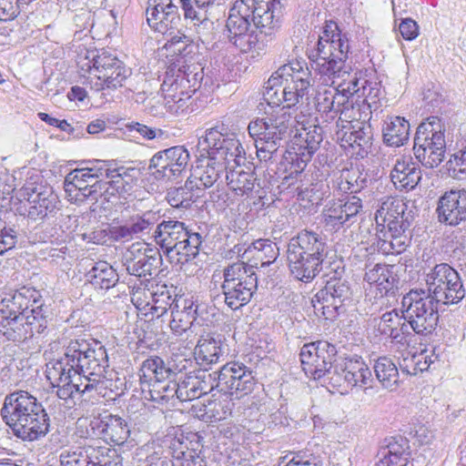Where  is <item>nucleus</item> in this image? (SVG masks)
I'll use <instances>...</instances> for the list:
<instances>
[{
    "instance_id": "obj_37",
    "label": "nucleus",
    "mask_w": 466,
    "mask_h": 466,
    "mask_svg": "<svg viewBox=\"0 0 466 466\" xmlns=\"http://www.w3.org/2000/svg\"><path fill=\"white\" fill-rule=\"evenodd\" d=\"M293 149L294 151L286 150L281 155L279 161L275 164L276 175L286 182L301 175L310 160L304 157V153L299 152L296 147Z\"/></svg>"
},
{
    "instance_id": "obj_30",
    "label": "nucleus",
    "mask_w": 466,
    "mask_h": 466,
    "mask_svg": "<svg viewBox=\"0 0 466 466\" xmlns=\"http://www.w3.org/2000/svg\"><path fill=\"white\" fill-rule=\"evenodd\" d=\"M187 234V227L184 222L167 219L162 220L157 224L153 238L155 242L162 248L163 252L169 258L170 262L174 261V249L178 241Z\"/></svg>"
},
{
    "instance_id": "obj_47",
    "label": "nucleus",
    "mask_w": 466,
    "mask_h": 466,
    "mask_svg": "<svg viewBox=\"0 0 466 466\" xmlns=\"http://www.w3.org/2000/svg\"><path fill=\"white\" fill-rule=\"evenodd\" d=\"M374 373L382 388L393 390L399 384V370L394 361L386 356L379 357L373 365Z\"/></svg>"
},
{
    "instance_id": "obj_34",
    "label": "nucleus",
    "mask_w": 466,
    "mask_h": 466,
    "mask_svg": "<svg viewBox=\"0 0 466 466\" xmlns=\"http://www.w3.org/2000/svg\"><path fill=\"white\" fill-rule=\"evenodd\" d=\"M390 179L400 190L414 189L421 179V172L411 157H401L396 160L390 172Z\"/></svg>"
},
{
    "instance_id": "obj_16",
    "label": "nucleus",
    "mask_w": 466,
    "mask_h": 466,
    "mask_svg": "<svg viewBox=\"0 0 466 466\" xmlns=\"http://www.w3.org/2000/svg\"><path fill=\"white\" fill-rule=\"evenodd\" d=\"M189 153L183 146H175L158 151L150 159L148 170L157 181H170L187 168Z\"/></svg>"
},
{
    "instance_id": "obj_43",
    "label": "nucleus",
    "mask_w": 466,
    "mask_h": 466,
    "mask_svg": "<svg viewBox=\"0 0 466 466\" xmlns=\"http://www.w3.org/2000/svg\"><path fill=\"white\" fill-rule=\"evenodd\" d=\"M178 241L174 249V261L177 265H184L194 259L200 251L204 238L198 232H194L187 228V234Z\"/></svg>"
},
{
    "instance_id": "obj_59",
    "label": "nucleus",
    "mask_w": 466,
    "mask_h": 466,
    "mask_svg": "<svg viewBox=\"0 0 466 466\" xmlns=\"http://www.w3.org/2000/svg\"><path fill=\"white\" fill-rule=\"evenodd\" d=\"M284 67H290L289 75H287L289 81L299 86L300 90L309 92V88L313 85L311 71L309 67H303L299 61L284 65Z\"/></svg>"
},
{
    "instance_id": "obj_25",
    "label": "nucleus",
    "mask_w": 466,
    "mask_h": 466,
    "mask_svg": "<svg viewBox=\"0 0 466 466\" xmlns=\"http://www.w3.org/2000/svg\"><path fill=\"white\" fill-rule=\"evenodd\" d=\"M348 58H344V66L346 69L344 72H338L330 76H319L322 82L329 86L336 85V90L343 97L353 100L354 96L360 98V88L366 84V78L363 77L362 71L354 70L352 66L347 62Z\"/></svg>"
},
{
    "instance_id": "obj_50",
    "label": "nucleus",
    "mask_w": 466,
    "mask_h": 466,
    "mask_svg": "<svg viewBox=\"0 0 466 466\" xmlns=\"http://www.w3.org/2000/svg\"><path fill=\"white\" fill-rule=\"evenodd\" d=\"M147 394L145 395L147 400H152L157 404H167L169 400L177 398L178 400V383L175 380L154 381Z\"/></svg>"
},
{
    "instance_id": "obj_3",
    "label": "nucleus",
    "mask_w": 466,
    "mask_h": 466,
    "mask_svg": "<svg viewBox=\"0 0 466 466\" xmlns=\"http://www.w3.org/2000/svg\"><path fill=\"white\" fill-rule=\"evenodd\" d=\"M417 208L410 201L394 197L380 200L375 213L376 247L384 255L401 254L410 245L411 225Z\"/></svg>"
},
{
    "instance_id": "obj_13",
    "label": "nucleus",
    "mask_w": 466,
    "mask_h": 466,
    "mask_svg": "<svg viewBox=\"0 0 466 466\" xmlns=\"http://www.w3.org/2000/svg\"><path fill=\"white\" fill-rule=\"evenodd\" d=\"M335 345L326 340H319L306 344L300 350V361L303 370L308 376L319 380L333 376L334 362L338 358Z\"/></svg>"
},
{
    "instance_id": "obj_48",
    "label": "nucleus",
    "mask_w": 466,
    "mask_h": 466,
    "mask_svg": "<svg viewBox=\"0 0 466 466\" xmlns=\"http://www.w3.org/2000/svg\"><path fill=\"white\" fill-rule=\"evenodd\" d=\"M345 106V108L342 106H336L337 103H332L330 106V111L323 115V119L325 122H332L336 120V127L339 128L341 125L345 123H350V121L358 120L360 117V114L359 113L360 108L356 110V106H360L359 104L354 102V100H349L347 97H343L342 100Z\"/></svg>"
},
{
    "instance_id": "obj_60",
    "label": "nucleus",
    "mask_w": 466,
    "mask_h": 466,
    "mask_svg": "<svg viewBox=\"0 0 466 466\" xmlns=\"http://www.w3.org/2000/svg\"><path fill=\"white\" fill-rule=\"evenodd\" d=\"M437 139L435 146L432 147H421L420 151L414 150L415 157L426 168H433L438 167L444 158V149H438V146L441 144V139Z\"/></svg>"
},
{
    "instance_id": "obj_17",
    "label": "nucleus",
    "mask_w": 466,
    "mask_h": 466,
    "mask_svg": "<svg viewBox=\"0 0 466 466\" xmlns=\"http://www.w3.org/2000/svg\"><path fill=\"white\" fill-rule=\"evenodd\" d=\"M179 52L177 64L171 67L167 75H171L177 84L189 92L196 93L204 80V67L198 62L193 61L196 56L194 44L185 45L183 49L177 48Z\"/></svg>"
},
{
    "instance_id": "obj_63",
    "label": "nucleus",
    "mask_w": 466,
    "mask_h": 466,
    "mask_svg": "<svg viewBox=\"0 0 466 466\" xmlns=\"http://www.w3.org/2000/svg\"><path fill=\"white\" fill-rule=\"evenodd\" d=\"M177 308H180V304H175V306L172 307V319L169 322V327L175 335L181 336L196 324L193 319L188 318L184 313L178 312Z\"/></svg>"
},
{
    "instance_id": "obj_61",
    "label": "nucleus",
    "mask_w": 466,
    "mask_h": 466,
    "mask_svg": "<svg viewBox=\"0 0 466 466\" xmlns=\"http://www.w3.org/2000/svg\"><path fill=\"white\" fill-rule=\"evenodd\" d=\"M172 90L167 93V103L166 104V109L172 115L179 116L183 114H188L195 110L196 104L194 103L193 95H187L184 97H179V99L174 101V98L171 96H175L171 94Z\"/></svg>"
},
{
    "instance_id": "obj_5",
    "label": "nucleus",
    "mask_w": 466,
    "mask_h": 466,
    "mask_svg": "<svg viewBox=\"0 0 466 466\" xmlns=\"http://www.w3.org/2000/svg\"><path fill=\"white\" fill-rule=\"evenodd\" d=\"M329 253L327 238L311 229H302L287 246L286 257L290 274L304 283L311 282L322 270Z\"/></svg>"
},
{
    "instance_id": "obj_6",
    "label": "nucleus",
    "mask_w": 466,
    "mask_h": 466,
    "mask_svg": "<svg viewBox=\"0 0 466 466\" xmlns=\"http://www.w3.org/2000/svg\"><path fill=\"white\" fill-rule=\"evenodd\" d=\"M349 50L348 39L341 35L338 25L332 21L327 22L317 46L309 53L311 68L319 76L333 75L335 69L341 72V69L347 68L344 58H348Z\"/></svg>"
},
{
    "instance_id": "obj_12",
    "label": "nucleus",
    "mask_w": 466,
    "mask_h": 466,
    "mask_svg": "<svg viewBox=\"0 0 466 466\" xmlns=\"http://www.w3.org/2000/svg\"><path fill=\"white\" fill-rule=\"evenodd\" d=\"M246 360V358L243 359ZM256 372L252 365L235 360L223 365L218 373V392L240 399L251 393L257 385Z\"/></svg>"
},
{
    "instance_id": "obj_41",
    "label": "nucleus",
    "mask_w": 466,
    "mask_h": 466,
    "mask_svg": "<svg viewBox=\"0 0 466 466\" xmlns=\"http://www.w3.org/2000/svg\"><path fill=\"white\" fill-rule=\"evenodd\" d=\"M222 340L220 336L215 334L202 335L195 347V358L201 365L217 363L222 355Z\"/></svg>"
},
{
    "instance_id": "obj_53",
    "label": "nucleus",
    "mask_w": 466,
    "mask_h": 466,
    "mask_svg": "<svg viewBox=\"0 0 466 466\" xmlns=\"http://www.w3.org/2000/svg\"><path fill=\"white\" fill-rule=\"evenodd\" d=\"M254 250L255 257L261 261V267L272 264L279 256V248L277 244L268 238H259L251 243L248 251Z\"/></svg>"
},
{
    "instance_id": "obj_44",
    "label": "nucleus",
    "mask_w": 466,
    "mask_h": 466,
    "mask_svg": "<svg viewBox=\"0 0 466 466\" xmlns=\"http://www.w3.org/2000/svg\"><path fill=\"white\" fill-rule=\"evenodd\" d=\"M403 319V314L400 315L397 309H392L383 313L380 321L376 324L377 330L380 335L387 336L393 340H400L402 335H408L409 326Z\"/></svg>"
},
{
    "instance_id": "obj_56",
    "label": "nucleus",
    "mask_w": 466,
    "mask_h": 466,
    "mask_svg": "<svg viewBox=\"0 0 466 466\" xmlns=\"http://www.w3.org/2000/svg\"><path fill=\"white\" fill-rule=\"evenodd\" d=\"M130 74V69L126 68L119 61L118 65L113 66L111 70L103 71L96 78L101 81L100 88L116 89L123 86L124 81Z\"/></svg>"
},
{
    "instance_id": "obj_7",
    "label": "nucleus",
    "mask_w": 466,
    "mask_h": 466,
    "mask_svg": "<svg viewBox=\"0 0 466 466\" xmlns=\"http://www.w3.org/2000/svg\"><path fill=\"white\" fill-rule=\"evenodd\" d=\"M444 310L424 289H411L401 300V313L409 330L420 336L431 335L436 330L440 314Z\"/></svg>"
},
{
    "instance_id": "obj_55",
    "label": "nucleus",
    "mask_w": 466,
    "mask_h": 466,
    "mask_svg": "<svg viewBox=\"0 0 466 466\" xmlns=\"http://www.w3.org/2000/svg\"><path fill=\"white\" fill-rule=\"evenodd\" d=\"M161 218L159 211L147 210L131 216L127 221L135 237L147 234Z\"/></svg>"
},
{
    "instance_id": "obj_15",
    "label": "nucleus",
    "mask_w": 466,
    "mask_h": 466,
    "mask_svg": "<svg viewBox=\"0 0 466 466\" xmlns=\"http://www.w3.org/2000/svg\"><path fill=\"white\" fill-rule=\"evenodd\" d=\"M333 376L329 382L334 387L364 388L373 381L372 372L362 357L354 354L347 357H338L334 362Z\"/></svg>"
},
{
    "instance_id": "obj_28",
    "label": "nucleus",
    "mask_w": 466,
    "mask_h": 466,
    "mask_svg": "<svg viewBox=\"0 0 466 466\" xmlns=\"http://www.w3.org/2000/svg\"><path fill=\"white\" fill-rule=\"evenodd\" d=\"M439 221L457 226L466 221V190H451L439 199L437 208Z\"/></svg>"
},
{
    "instance_id": "obj_49",
    "label": "nucleus",
    "mask_w": 466,
    "mask_h": 466,
    "mask_svg": "<svg viewBox=\"0 0 466 466\" xmlns=\"http://www.w3.org/2000/svg\"><path fill=\"white\" fill-rule=\"evenodd\" d=\"M50 315L48 306L44 303H39V305L33 307L28 312L25 313V324L30 331V339L35 335H41L46 330Z\"/></svg>"
},
{
    "instance_id": "obj_26",
    "label": "nucleus",
    "mask_w": 466,
    "mask_h": 466,
    "mask_svg": "<svg viewBox=\"0 0 466 466\" xmlns=\"http://www.w3.org/2000/svg\"><path fill=\"white\" fill-rule=\"evenodd\" d=\"M89 426L94 434L116 445L124 444L130 434L127 420L118 415H100L94 418Z\"/></svg>"
},
{
    "instance_id": "obj_1",
    "label": "nucleus",
    "mask_w": 466,
    "mask_h": 466,
    "mask_svg": "<svg viewBox=\"0 0 466 466\" xmlns=\"http://www.w3.org/2000/svg\"><path fill=\"white\" fill-rule=\"evenodd\" d=\"M280 0H236L226 22L229 43L242 53H259L280 26Z\"/></svg>"
},
{
    "instance_id": "obj_62",
    "label": "nucleus",
    "mask_w": 466,
    "mask_h": 466,
    "mask_svg": "<svg viewBox=\"0 0 466 466\" xmlns=\"http://www.w3.org/2000/svg\"><path fill=\"white\" fill-rule=\"evenodd\" d=\"M381 96L382 90L380 83L367 79L366 84L360 88V98H362V103L367 105L370 109L374 107L376 110L378 108Z\"/></svg>"
},
{
    "instance_id": "obj_23",
    "label": "nucleus",
    "mask_w": 466,
    "mask_h": 466,
    "mask_svg": "<svg viewBox=\"0 0 466 466\" xmlns=\"http://www.w3.org/2000/svg\"><path fill=\"white\" fill-rule=\"evenodd\" d=\"M345 123L337 131L341 146L351 148L358 157H365L372 146L371 127L364 122Z\"/></svg>"
},
{
    "instance_id": "obj_35",
    "label": "nucleus",
    "mask_w": 466,
    "mask_h": 466,
    "mask_svg": "<svg viewBox=\"0 0 466 466\" xmlns=\"http://www.w3.org/2000/svg\"><path fill=\"white\" fill-rule=\"evenodd\" d=\"M86 174L75 169L66 175L64 187L71 200L81 203L87 198H96L98 181L90 180V176H85Z\"/></svg>"
},
{
    "instance_id": "obj_8",
    "label": "nucleus",
    "mask_w": 466,
    "mask_h": 466,
    "mask_svg": "<svg viewBox=\"0 0 466 466\" xmlns=\"http://www.w3.org/2000/svg\"><path fill=\"white\" fill-rule=\"evenodd\" d=\"M221 290L224 302L232 310L241 309L252 299L258 289V279L253 265L238 261L223 270Z\"/></svg>"
},
{
    "instance_id": "obj_38",
    "label": "nucleus",
    "mask_w": 466,
    "mask_h": 466,
    "mask_svg": "<svg viewBox=\"0 0 466 466\" xmlns=\"http://www.w3.org/2000/svg\"><path fill=\"white\" fill-rule=\"evenodd\" d=\"M25 314H15L0 310V334L13 342H25L30 339Z\"/></svg>"
},
{
    "instance_id": "obj_36",
    "label": "nucleus",
    "mask_w": 466,
    "mask_h": 466,
    "mask_svg": "<svg viewBox=\"0 0 466 466\" xmlns=\"http://www.w3.org/2000/svg\"><path fill=\"white\" fill-rule=\"evenodd\" d=\"M39 303H43L40 292L33 287L23 286L2 299L3 306L0 310L25 314L30 310L29 308L32 309Z\"/></svg>"
},
{
    "instance_id": "obj_2",
    "label": "nucleus",
    "mask_w": 466,
    "mask_h": 466,
    "mask_svg": "<svg viewBox=\"0 0 466 466\" xmlns=\"http://www.w3.org/2000/svg\"><path fill=\"white\" fill-rule=\"evenodd\" d=\"M109 363L105 346L95 339H71L64 357L46 366V378L52 385L85 380L84 390L100 392L108 387Z\"/></svg>"
},
{
    "instance_id": "obj_31",
    "label": "nucleus",
    "mask_w": 466,
    "mask_h": 466,
    "mask_svg": "<svg viewBox=\"0 0 466 466\" xmlns=\"http://www.w3.org/2000/svg\"><path fill=\"white\" fill-rule=\"evenodd\" d=\"M177 288L173 284L150 281L147 279L146 292L152 299V314L157 318L163 316L175 304L180 303V297L177 293Z\"/></svg>"
},
{
    "instance_id": "obj_22",
    "label": "nucleus",
    "mask_w": 466,
    "mask_h": 466,
    "mask_svg": "<svg viewBox=\"0 0 466 466\" xmlns=\"http://www.w3.org/2000/svg\"><path fill=\"white\" fill-rule=\"evenodd\" d=\"M153 451L146 458V466H184L188 447L177 438L166 437L152 443Z\"/></svg>"
},
{
    "instance_id": "obj_52",
    "label": "nucleus",
    "mask_w": 466,
    "mask_h": 466,
    "mask_svg": "<svg viewBox=\"0 0 466 466\" xmlns=\"http://www.w3.org/2000/svg\"><path fill=\"white\" fill-rule=\"evenodd\" d=\"M140 372L142 373L140 379L148 378L154 381L166 380L173 374L171 368L167 367L158 356H150L145 360L141 364Z\"/></svg>"
},
{
    "instance_id": "obj_27",
    "label": "nucleus",
    "mask_w": 466,
    "mask_h": 466,
    "mask_svg": "<svg viewBox=\"0 0 466 466\" xmlns=\"http://www.w3.org/2000/svg\"><path fill=\"white\" fill-rule=\"evenodd\" d=\"M226 184L235 195L248 198H263L264 190L254 171H245L240 165H230Z\"/></svg>"
},
{
    "instance_id": "obj_42",
    "label": "nucleus",
    "mask_w": 466,
    "mask_h": 466,
    "mask_svg": "<svg viewBox=\"0 0 466 466\" xmlns=\"http://www.w3.org/2000/svg\"><path fill=\"white\" fill-rule=\"evenodd\" d=\"M383 142L390 147H400L410 136V123L404 117L393 116L384 121Z\"/></svg>"
},
{
    "instance_id": "obj_46",
    "label": "nucleus",
    "mask_w": 466,
    "mask_h": 466,
    "mask_svg": "<svg viewBox=\"0 0 466 466\" xmlns=\"http://www.w3.org/2000/svg\"><path fill=\"white\" fill-rule=\"evenodd\" d=\"M252 138L255 141L257 157L260 162L269 165L276 164L278 159L286 151L284 146L287 143L286 140L267 139L266 137H263L261 136Z\"/></svg>"
},
{
    "instance_id": "obj_9",
    "label": "nucleus",
    "mask_w": 466,
    "mask_h": 466,
    "mask_svg": "<svg viewBox=\"0 0 466 466\" xmlns=\"http://www.w3.org/2000/svg\"><path fill=\"white\" fill-rule=\"evenodd\" d=\"M344 268L337 267L323 289L319 290L312 299L314 312L325 319L334 320L346 311V303L351 300V289L349 281L342 278Z\"/></svg>"
},
{
    "instance_id": "obj_51",
    "label": "nucleus",
    "mask_w": 466,
    "mask_h": 466,
    "mask_svg": "<svg viewBox=\"0 0 466 466\" xmlns=\"http://www.w3.org/2000/svg\"><path fill=\"white\" fill-rule=\"evenodd\" d=\"M437 360L438 355L435 354L434 350L431 353L428 350H422L404 358L403 363L400 364V370L409 375H416L419 372L427 370L431 364L434 363Z\"/></svg>"
},
{
    "instance_id": "obj_64",
    "label": "nucleus",
    "mask_w": 466,
    "mask_h": 466,
    "mask_svg": "<svg viewBox=\"0 0 466 466\" xmlns=\"http://www.w3.org/2000/svg\"><path fill=\"white\" fill-rule=\"evenodd\" d=\"M291 455L286 466H323L320 456L309 451H299Z\"/></svg>"
},
{
    "instance_id": "obj_18",
    "label": "nucleus",
    "mask_w": 466,
    "mask_h": 466,
    "mask_svg": "<svg viewBox=\"0 0 466 466\" xmlns=\"http://www.w3.org/2000/svg\"><path fill=\"white\" fill-rule=\"evenodd\" d=\"M362 208V200L355 195L330 200L322 211L323 223L326 228L335 231L344 226L349 227L357 221Z\"/></svg>"
},
{
    "instance_id": "obj_40",
    "label": "nucleus",
    "mask_w": 466,
    "mask_h": 466,
    "mask_svg": "<svg viewBox=\"0 0 466 466\" xmlns=\"http://www.w3.org/2000/svg\"><path fill=\"white\" fill-rule=\"evenodd\" d=\"M407 440L402 437L392 438L386 447L379 451L377 466H407L410 458Z\"/></svg>"
},
{
    "instance_id": "obj_4",
    "label": "nucleus",
    "mask_w": 466,
    "mask_h": 466,
    "mask_svg": "<svg viewBox=\"0 0 466 466\" xmlns=\"http://www.w3.org/2000/svg\"><path fill=\"white\" fill-rule=\"evenodd\" d=\"M12 434L23 441H37L50 431V417L36 397L17 390L7 394L0 410Z\"/></svg>"
},
{
    "instance_id": "obj_21",
    "label": "nucleus",
    "mask_w": 466,
    "mask_h": 466,
    "mask_svg": "<svg viewBox=\"0 0 466 466\" xmlns=\"http://www.w3.org/2000/svg\"><path fill=\"white\" fill-rule=\"evenodd\" d=\"M147 25L155 32L172 35L181 18L172 0H148L146 9Z\"/></svg>"
},
{
    "instance_id": "obj_39",
    "label": "nucleus",
    "mask_w": 466,
    "mask_h": 466,
    "mask_svg": "<svg viewBox=\"0 0 466 466\" xmlns=\"http://www.w3.org/2000/svg\"><path fill=\"white\" fill-rule=\"evenodd\" d=\"M198 190V184L188 177L183 186L169 188L166 199L174 208L188 210L199 198Z\"/></svg>"
},
{
    "instance_id": "obj_24",
    "label": "nucleus",
    "mask_w": 466,
    "mask_h": 466,
    "mask_svg": "<svg viewBox=\"0 0 466 466\" xmlns=\"http://www.w3.org/2000/svg\"><path fill=\"white\" fill-rule=\"evenodd\" d=\"M125 267L127 271L133 276L144 278L156 274L161 265L162 256L158 249L146 248L144 250L135 248L133 245L128 249L126 257Z\"/></svg>"
},
{
    "instance_id": "obj_33",
    "label": "nucleus",
    "mask_w": 466,
    "mask_h": 466,
    "mask_svg": "<svg viewBox=\"0 0 466 466\" xmlns=\"http://www.w3.org/2000/svg\"><path fill=\"white\" fill-rule=\"evenodd\" d=\"M444 127L441 124V119L438 116H429L425 122H422L417 127L414 137L413 150L420 151L421 147L426 149L435 146L437 139H441V144L438 146V149L446 150V142L444 137Z\"/></svg>"
},
{
    "instance_id": "obj_29",
    "label": "nucleus",
    "mask_w": 466,
    "mask_h": 466,
    "mask_svg": "<svg viewBox=\"0 0 466 466\" xmlns=\"http://www.w3.org/2000/svg\"><path fill=\"white\" fill-rule=\"evenodd\" d=\"M199 164L194 171L195 178L199 181L198 186L205 188L217 185L218 187L224 185L227 180V175L230 168V163L223 160L219 161L214 157L207 156L200 157Z\"/></svg>"
},
{
    "instance_id": "obj_14",
    "label": "nucleus",
    "mask_w": 466,
    "mask_h": 466,
    "mask_svg": "<svg viewBox=\"0 0 466 466\" xmlns=\"http://www.w3.org/2000/svg\"><path fill=\"white\" fill-rule=\"evenodd\" d=\"M21 191L26 200L27 218L32 221L43 222L60 210L61 201L51 187L26 182Z\"/></svg>"
},
{
    "instance_id": "obj_10",
    "label": "nucleus",
    "mask_w": 466,
    "mask_h": 466,
    "mask_svg": "<svg viewBox=\"0 0 466 466\" xmlns=\"http://www.w3.org/2000/svg\"><path fill=\"white\" fill-rule=\"evenodd\" d=\"M197 147L199 157L207 156L219 161L233 162L236 166L241 164L242 154H245L239 140L235 134L228 133L224 124L206 129L204 135L198 137Z\"/></svg>"
},
{
    "instance_id": "obj_20",
    "label": "nucleus",
    "mask_w": 466,
    "mask_h": 466,
    "mask_svg": "<svg viewBox=\"0 0 466 466\" xmlns=\"http://www.w3.org/2000/svg\"><path fill=\"white\" fill-rule=\"evenodd\" d=\"M61 462L63 466H121L122 458L116 449L88 445L69 452Z\"/></svg>"
},
{
    "instance_id": "obj_54",
    "label": "nucleus",
    "mask_w": 466,
    "mask_h": 466,
    "mask_svg": "<svg viewBox=\"0 0 466 466\" xmlns=\"http://www.w3.org/2000/svg\"><path fill=\"white\" fill-rule=\"evenodd\" d=\"M322 140L321 128L314 126L312 129L305 130L304 133L299 134L296 149L304 153V157L307 159H311L314 153L319 148Z\"/></svg>"
},
{
    "instance_id": "obj_11",
    "label": "nucleus",
    "mask_w": 466,
    "mask_h": 466,
    "mask_svg": "<svg viewBox=\"0 0 466 466\" xmlns=\"http://www.w3.org/2000/svg\"><path fill=\"white\" fill-rule=\"evenodd\" d=\"M426 293L445 306L457 304L465 297L459 273L446 263L436 265L427 275Z\"/></svg>"
},
{
    "instance_id": "obj_57",
    "label": "nucleus",
    "mask_w": 466,
    "mask_h": 466,
    "mask_svg": "<svg viewBox=\"0 0 466 466\" xmlns=\"http://www.w3.org/2000/svg\"><path fill=\"white\" fill-rule=\"evenodd\" d=\"M86 58L88 59V68L96 77L102 74L103 71L111 70L112 66L118 65L120 61L116 56L104 50L96 52V54L91 52Z\"/></svg>"
},
{
    "instance_id": "obj_45",
    "label": "nucleus",
    "mask_w": 466,
    "mask_h": 466,
    "mask_svg": "<svg viewBox=\"0 0 466 466\" xmlns=\"http://www.w3.org/2000/svg\"><path fill=\"white\" fill-rule=\"evenodd\" d=\"M86 280L96 289H109L118 281V274L106 261L94 263L86 274Z\"/></svg>"
},
{
    "instance_id": "obj_32",
    "label": "nucleus",
    "mask_w": 466,
    "mask_h": 466,
    "mask_svg": "<svg viewBox=\"0 0 466 466\" xmlns=\"http://www.w3.org/2000/svg\"><path fill=\"white\" fill-rule=\"evenodd\" d=\"M364 280L375 284L381 296L394 297L399 290L400 279L394 265L378 263L367 268Z\"/></svg>"
},
{
    "instance_id": "obj_58",
    "label": "nucleus",
    "mask_w": 466,
    "mask_h": 466,
    "mask_svg": "<svg viewBox=\"0 0 466 466\" xmlns=\"http://www.w3.org/2000/svg\"><path fill=\"white\" fill-rule=\"evenodd\" d=\"M342 100L343 96L339 95L336 90V86L333 88H325L317 92L315 96V107L320 114L321 118H323V115L331 112L329 106H332V103H337V107L342 106L345 108V106L343 105L344 102Z\"/></svg>"
},
{
    "instance_id": "obj_19",
    "label": "nucleus",
    "mask_w": 466,
    "mask_h": 466,
    "mask_svg": "<svg viewBox=\"0 0 466 466\" xmlns=\"http://www.w3.org/2000/svg\"><path fill=\"white\" fill-rule=\"evenodd\" d=\"M293 127L292 116L289 113L279 109L267 113L264 117H258L248 124V131L251 137L259 136L267 139H281L288 141Z\"/></svg>"
}]
</instances>
